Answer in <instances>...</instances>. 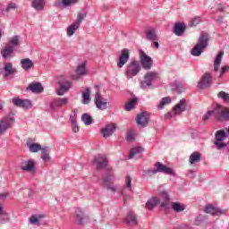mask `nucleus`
<instances>
[{
    "instance_id": "f257e3e1",
    "label": "nucleus",
    "mask_w": 229,
    "mask_h": 229,
    "mask_svg": "<svg viewBox=\"0 0 229 229\" xmlns=\"http://www.w3.org/2000/svg\"><path fill=\"white\" fill-rule=\"evenodd\" d=\"M210 117H214L218 121H229V108L224 107L221 105H216L213 110L208 111L204 114L203 121H208Z\"/></svg>"
},
{
    "instance_id": "f03ea898",
    "label": "nucleus",
    "mask_w": 229,
    "mask_h": 229,
    "mask_svg": "<svg viewBox=\"0 0 229 229\" xmlns=\"http://www.w3.org/2000/svg\"><path fill=\"white\" fill-rule=\"evenodd\" d=\"M142 173L145 178H149L155 174H158V173H163V174H169V176H176V173H174V170L167 167L160 162H157L155 164V168H148L143 170Z\"/></svg>"
},
{
    "instance_id": "7ed1b4c3",
    "label": "nucleus",
    "mask_w": 229,
    "mask_h": 229,
    "mask_svg": "<svg viewBox=\"0 0 229 229\" xmlns=\"http://www.w3.org/2000/svg\"><path fill=\"white\" fill-rule=\"evenodd\" d=\"M208 46V34L202 33L198 40L197 45L191 49V55L192 56H201L204 49Z\"/></svg>"
},
{
    "instance_id": "20e7f679",
    "label": "nucleus",
    "mask_w": 229,
    "mask_h": 229,
    "mask_svg": "<svg viewBox=\"0 0 229 229\" xmlns=\"http://www.w3.org/2000/svg\"><path fill=\"white\" fill-rule=\"evenodd\" d=\"M140 72V63L137 60L131 61L125 67L124 74L127 80L135 78Z\"/></svg>"
},
{
    "instance_id": "39448f33",
    "label": "nucleus",
    "mask_w": 229,
    "mask_h": 229,
    "mask_svg": "<svg viewBox=\"0 0 229 229\" xmlns=\"http://www.w3.org/2000/svg\"><path fill=\"white\" fill-rule=\"evenodd\" d=\"M115 180L116 178L114 170H108L103 177L104 187L108 191H111V192H117V187L114 185Z\"/></svg>"
},
{
    "instance_id": "423d86ee",
    "label": "nucleus",
    "mask_w": 229,
    "mask_h": 229,
    "mask_svg": "<svg viewBox=\"0 0 229 229\" xmlns=\"http://www.w3.org/2000/svg\"><path fill=\"white\" fill-rule=\"evenodd\" d=\"M226 139H228V134L226 133V131H225V130L216 131L215 133V140H214L215 148L218 150L225 149V148L228 146V144L225 142Z\"/></svg>"
},
{
    "instance_id": "0eeeda50",
    "label": "nucleus",
    "mask_w": 229,
    "mask_h": 229,
    "mask_svg": "<svg viewBox=\"0 0 229 229\" xmlns=\"http://www.w3.org/2000/svg\"><path fill=\"white\" fill-rule=\"evenodd\" d=\"M187 110V101L185 99L180 100L172 109V111L165 115V119H171L174 115H182Z\"/></svg>"
},
{
    "instance_id": "6e6552de",
    "label": "nucleus",
    "mask_w": 229,
    "mask_h": 229,
    "mask_svg": "<svg viewBox=\"0 0 229 229\" xmlns=\"http://www.w3.org/2000/svg\"><path fill=\"white\" fill-rule=\"evenodd\" d=\"M159 75L157 72H148L144 76V81L140 82V89L143 90H146L149 89L153 85V81H156V80H158Z\"/></svg>"
},
{
    "instance_id": "1a4fd4ad",
    "label": "nucleus",
    "mask_w": 229,
    "mask_h": 229,
    "mask_svg": "<svg viewBox=\"0 0 229 229\" xmlns=\"http://www.w3.org/2000/svg\"><path fill=\"white\" fill-rule=\"evenodd\" d=\"M89 72V63H87V61L81 62L77 64L75 68V75L72 76V80L78 81L80 78L88 76Z\"/></svg>"
},
{
    "instance_id": "9d476101",
    "label": "nucleus",
    "mask_w": 229,
    "mask_h": 229,
    "mask_svg": "<svg viewBox=\"0 0 229 229\" xmlns=\"http://www.w3.org/2000/svg\"><path fill=\"white\" fill-rule=\"evenodd\" d=\"M95 106L98 110H107V108H110V100L103 98V96L100 95L99 91L98 90L95 95Z\"/></svg>"
},
{
    "instance_id": "9b49d317",
    "label": "nucleus",
    "mask_w": 229,
    "mask_h": 229,
    "mask_svg": "<svg viewBox=\"0 0 229 229\" xmlns=\"http://www.w3.org/2000/svg\"><path fill=\"white\" fill-rule=\"evenodd\" d=\"M15 123V117L13 115H8L0 120V135H4Z\"/></svg>"
},
{
    "instance_id": "f8f14e48",
    "label": "nucleus",
    "mask_w": 229,
    "mask_h": 229,
    "mask_svg": "<svg viewBox=\"0 0 229 229\" xmlns=\"http://www.w3.org/2000/svg\"><path fill=\"white\" fill-rule=\"evenodd\" d=\"M139 53L141 67L145 69V71H150L151 67H153V58L147 55L146 52L143 50H140Z\"/></svg>"
},
{
    "instance_id": "ddd939ff",
    "label": "nucleus",
    "mask_w": 229,
    "mask_h": 229,
    "mask_svg": "<svg viewBox=\"0 0 229 229\" xmlns=\"http://www.w3.org/2000/svg\"><path fill=\"white\" fill-rule=\"evenodd\" d=\"M131 192V178L129 175H127L125 177L124 185L123 186L122 190L120 191V194H121V196H123L124 203H126V201H128V199H130Z\"/></svg>"
},
{
    "instance_id": "4468645a",
    "label": "nucleus",
    "mask_w": 229,
    "mask_h": 229,
    "mask_svg": "<svg viewBox=\"0 0 229 229\" xmlns=\"http://www.w3.org/2000/svg\"><path fill=\"white\" fill-rule=\"evenodd\" d=\"M204 212L206 214H210L211 216H225V214H226L225 209H223L221 208H216L212 204L206 205Z\"/></svg>"
},
{
    "instance_id": "2eb2a0df",
    "label": "nucleus",
    "mask_w": 229,
    "mask_h": 229,
    "mask_svg": "<svg viewBox=\"0 0 229 229\" xmlns=\"http://www.w3.org/2000/svg\"><path fill=\"white\" fill-rule=\"evenodd\" d=\"M13 105L18 106V108H23V110H30L32 106L31 100L19 98H13Z\"/></svg>"
},
{
    "instance_id": "dca6fc26",
    "label": "nucleus",
    "mask_w": 229,
    "mask_h": 229,
    "mask_svg": "<svg viewBox=\"0 0 229 229\" xmlns=\"http://www.w3.org/2000/svg\"><path fill=\"white\" fill-rule=\"evenodd\" d=\"M128 60H130V49L123 48L121 51V55L119 57V61L117 62V67L119 69H123L126 64H128Z\"/></svg>"
},
{
    "instance_id": "f3484780",
    "label": "nucleus",
    "mask_w": 229,
    "mask_h": 229,
    "mask_svg": "<svg viewBox=\"0 0 229 229\" xmlns=\"http://www.w3.org/2000/svg\"><path fill=\"white\" fill-rule=\"evenodd\" d=\"M69 103V98H58L54 99L50 104V108L53 112H56L57 108H62V106H65Z\"/></svg>"
},
{
    "instance_id": "a211bd4d",
    "label": "nucleus",
    "mask_w": 229,
    "mask_h": 229,
    "mask_svg": "<svg viewBox=\"0 0 229 229\" xmlns=\"http://www.w3.org/2000/svg\"><path fill=\"white\" fill-rule=\"evenodd\" d=\"M71 89H72V81H65L59 82V89L56 90V94L57 96H64Z\"/></svg>"
},
{
    "instance_id": "6ab92c4d",
    "label": "nucleus",
    "mask_w": 229,
    "mask_h": 229,
    "mask_svg": "<svg viewBox=\"0 0 229 229\" xmlns=\"http://www.w3.org/2000/svg\"><path fill=\"white\" fill-rule=\"evenodd\" d=\"M94 165H96L97 169H103L108 165V160L106 159V156L105 155H98L94 158Z\"/></svg>"
},
{
    "instance_id": "aec40b11",
    "label": "nucleus",
    "mask_w": 229,
    "mask_h": 229,
    "mask_svg": "<svg viewBox=\"0 0 229 229\" xmlns=\"http://www.w3.org/2000/svg\"><path fill=\"white\" fill-rule=\"evenodd\" d=\"M210 83H212V75L208 72L205 73L201 80L198 83L199 89H208L210 87Z\"/></svg>"
},
{
    "instance_id": "412c9836",
    "label": "nucleus",
    "mask_w": 229,
    "mask_h": 229,
    "mask_svg": "<svg viewBox=\"0 0 229 229\" xmlns=\"http://www.w3.org/2000/svg\"><path fill=\"white\" fill-rule=\"evenodd\" d=\"M80 0H56L54 3V6L55 8H59L60 10H64V8H67V6H71V4H76Z\"/></svg>"
},
{
    "instance_id": "4be33fe9",
    "label": "nucleus",
    "mask_w": 229,
    "mask_h": 229,
    "mask_svg": "<svg viewBox=\"0 0 229 229\" xmlns=\"http://www.w3.org/2000/svg\"><path fill=\"white\" fill-rule=\"evenodd\" d=\"M115 123H110L102 128L101 133L104 139H108V137H112V135H114V132L115 131Z\"/></svg>"
},
{
    "instance_id": "5701e85b",
    "label": "nucleus",
    "mask_w": 229,
    "mask_h": 229,
    "mask_svg": "<svg viewBox=\"0 0 229 229\" xmlns=\"http://www.w3.org/2000/svg\"><path fill=\"white\" fill-rule=\"evenodd\" d=\"M13 51L15 48L12 45H6L4 48L1 49L2 57L5 60L13 58Z\"/></svg>"
},
{
    "instance_id": "b1692460",
    "label": "nucleus",
    "mask_w": 229,
    "mask_h": 229,
    "mask_svg": "<svg viewBox=\"0 0 229 229\" xmlns=\"http://www.w3.org/2000/svg\"><path fill=\"white\" fill-rule=\"evenodd\" d=\"M20 65L23 71L28 72L35 67V63L30 58H23L21 59Z\"/></svg>"
},
{
    "instance_id": "393cba45",
    "label": "nucleus",
    "mask_w": 229,
    "mask_h": 229,
    "mask_svg": "<svg viewBox=\"0 0 229 229\" xmlns=\"http://www.w3.org/2000/svg\"><path fill=\"white\" fill-rule=\"evenodd\" d=\"M26 146L30 153H38V151H42V145L39 143H35L31 140H27Z\"/></svg>"
},
{
    "instance_id": "a878e982",
    "label": "nucleus",
    "mask_w": 229,
    "mask_h": 229,
    "mask_svg": "<svg viewBox=\"0 0 229 229\" xmlns=\"http://www.w3.org/2000/svg\"><path fill=\"white\" fill-rule=\"evenodd\" d=\"M3 71L4 77L8 78L12 76V74H15V72H17V68L13 67V64L12 63H5Z\"/></svg>"
},
{
    "instance_id": "bb28decb",
    "label": "nucleus",
    "mask_w": 229,
    "mask_h": 229,
    "mask_svg": "<svg viewBox=\"0 0 229 229\" xmlns=\"http://www.w3.org/2000/svg\"><path fill=\"white\" fill-rule=\"evenodd\" d=\"M136 123L138 124V126H140L141 128H146V126H148V114L147 113H141L140 114H138L137 118H136Z\"/></svg>"
},
{
    "instance_id": "cd10ccee",
    "label": "nucleus",
    "mask_w": 229,
    "mask_h": 229,
    "mask_svg": "<svg viewBox=\"0 0 229 229\" xmlns=\"http://www.w3.org/2000/svg\"><path fill=\"white\" fill-rule=\"evenodd\" d=\"M21 169L27 173H31V171H34L35 169V161L33 159L23 161L21 165Z\"/></svg>"
},
{
    "instance_id": "c85d7f7f",
    "label": "nucleus",
    "mask_w": 229,
    "mask_h": 229,
    "mask_svg": "<svg viewBox=\"0 0 229 229\" xmlns=\"http://www.w3.org/2000/svg\"><path fill=\"white\" fill-rule=\"evenodd\" d=\"M46 3H47V0H32L31 6L36 12H42L46 8Z\"/></svg>"
},
{
    "instance_id": "c756f323",
    "label": "nucleus",
    "mask_w": 229,
    "mask_h": 229,
    "mask_svg": "<svg viewBox=\"0 0 229 229\" xmlns=\"http://www.w3.org/2000/svg\"><path fill=\"white\" fill-rule=\"evenodd\" d=\"M76 114H78V109H74L70 115V121L72 123V130L73 133H78V131H80V126H78L76 122Z\"/></svg>"
},
{
    "instance_id": "7c9ffc66",
    "label": "nucleus",
    "mask_w": 229,
    "mask_h": 229,
    "mask_svg": "<svg viewBox=\"0 0 229 229\" xmlns=\"http://www.w3.org/2000/svg\"><path fill=\"white\" fill-rule=\"evenodd\" d=\"M223 56H225V52H223V51L219 52L216 55V58L214 60V64H213L215 72H219V67H221V62H223Z\"/></svg>"
},
{
    "instance_id": "2f4dec72",
    "label": "nucleus",
    "mask_w": 229,
    "mask_h": 229,
    "mask_svg": "<svg viewBox=\"0 0 229 229\" xmlns=\"http://www.w3.org/2000/svg\"><path fill=\"white\" fill-rule=\"evenodd\" d=\"M159 200L161 203V207L164 208H167V205H169V193L166 191H162L159 193Z\"/></svg>"
},
{
    "instance_id": "473e14b6",
    "label": "nucleus",
    "mask_w": 229,
    "mask_h": 229,
    "mask_svg": "<svg viewBox=\"0 0 229 229\" xmlns=\"http://www.w3.org/2000/svg\"><path fill=\"white\" fill-rule=\"evenodd\" d=\"M125 222L131 226H137V225H139V222L137 221V216H135V213L131 211L127 214Z\"/></svg>"
},
{
    "instance_id": "72a5a7b5",
    "label": "nucleus",
    "mask_w": 229,
    "mask_h": 229,
    "mask_svg": "<svg viewBox=\"0 0 229 229\" xmlns=\"http://www.w3.org/2000/svg\"><path fill=\"white\" fill-rule=\"evenodd\" d=\"M28 89L35 94H40L41 92H44V87H42V84L39 82L30 84Z\"/></svg>"
},
{
    "instance_id": "f704fd0d",
    "label": "nucleus",
    "mask_w": 229,
    "mask_h": 229,
    "mask_svg": "<svg viewBox=\"0 0 229 229\" xmlns=\"http://www.w3.org/2000/svg\"><path fill=\"white\" fill-rule=\"evenodd\" d=\"M158 204H160V199L157 197H152L147 201L146 208H148V210H153Z\"/></svg>"
},
{
    "instance_id": "c9c22d12",
    "label": "nucleus",
    "mask_w": 229,
    "mask_h": 229,
    "mask_svg": "<svg viewBox=\"0 0 229 229\" xmlns=\"http://www.w3.org/2000/svg\"><path fill=\"white\" fill-rule=\"evenodd\" d=\"M174 32L176 37H182L185 32V24L183 23H176L174 27Z\"/></svg>"
},
{
    "instance_id": "e433bc0d",
    "label": "nucleus",
    "mask_w": 229,
    "mask_h": 229,
    "mask_svg": "<svg viewBox=\"0 0 229 229\" xmlns=\"http://www.w3.org/2000/svg\"><path fill=\"white\" fill-rule=\"evenodd\" d=\"M201 161V154L199 152H193L189 157V162L192 165L193 164H198Z\"/></svg>"
},
{
    "instance_id": "4c0bfd02",
    "label": "nucleus",
    "mask_w": 229,
    "mask_h": 229,
    "mask_svg": "<svg viewBox=\"0 0 229 229\" xmlns=\"http://www.w3.org/2000/svg\"><path fill=\"white\" fill-rule=\"evenodd\" d=\"M173 101L171 97H165L163 98L160 101L159 104L157 105L158 110H164L166 105H170V103Z\"/></svg>"
},
{
    "instance_id": "58836bf2",
    "label": "nucleus",
    "mask_w": 229,
    "mask_h": 229,
    "mask_svg": "<svg viewBox=\"0 0 229 229\" xmlns=\"http://www.w3.org/2000/svg\"><path fill=\"white\" fill-rule=\"evenodd\" d=\"M89 103H90V88L82 91V105H89Z\"/></svg>"
},
{
    "instance_id": "ea45409f",
    "label": "nucleus",
    "mask_w": 229,
    "mask_h": 229,
    "mask_svg": "<svg viewBox=\"0 0 229 229\" xmlns=\"http://www.w3.org/2000/svg\"><path fill=\"white\" fill-rule=\"evenodd\" d=\"M41 159L43 162H51V157L49 156V148L47 147H44L43 149H41Z\"/></svg>"
},
{
    "instance_id": "a19ab883",
    "label": "nucleus",
    "mask_w": 229,
    "mask_h": 229,
    "mask_svg": "<svg viewBox=\"0 0 229 229\" xmlns=\"http://www.w3.org/2000/svg\"><path fill=\"white\" fill-rule=\"evenodd\" d=\"M77 30H80V27L78 25H75V23H72L66 29L67 37H72V35H74V33H76Z\"/></svg>"
},
{
    "instance_id": "79ce46f5",
    "label": "nucleus",
    "mask_w": 229,
    "mask_h": 229,
    "mask_svg": "<svg viewBox=\"0 0 229 229\" xmlns=\"http://www.w3.org/2000/svg\"><path fill=\"white\" fill-rule=\"evenodd\" d=\"M146 37L148 40L153 42V40H157V30L155 29H150L146 31Z\"/></svg>"
},
{
    "instance_id": "37998d69",
    "label": "nucleus",
    "mask_w": 229,
    "mask_h": 229,
    "mask_svg": "<svg viewBox=\"0 0 229 229\" xmlns=\"http://www.w3.org/2000/svg\"><path fill=\"white\" fill-rule=\"evenodd\" d=\"M144 151V148L142 147H135L129 153V158L131 159L133 157H137V155L142 153Z\"/></svg>"
},
{
    "instance_id": "c03bdc74",
    "label": "nucleus",
    "mask_w": 229,
    "mask_h": 229,
    "mask_svg": "<svg viewBox=\"0 0 229 229\" xmlns=\"http://www.w3.org/2000/svg\"><path fill=\"white\" fill-rule=\"evenodd\" d=\"M85 17H87V13H83L81 12L78 13L76 20L73 21V24L79 26H81V22L85 21Z\"/></svg>"
},
{
    "instance_id": "a18cd8bd",
    "label": "nucleus",
    "mask_w": 229,
    "mask_h": 229,
    "mask_svg": "<svg viewBox=\"0 0 229 229\" xmlns=\"http://www.w3.org/2000/svg\"><path fill=\"white\" fill-rule=\"evenodd\" d=\"M75 217L76 220L78 221L79 225H81V223H83V219L85 217V216L83 215V210L80 208H78L75 210Z\"/></svg>"
},
{
    "instance_id": "49530a36",
    "label": "nucleus",
    "mask_w": 229,
    "mask_h": 229,
    "mask_svg": "<svg viewBox=\"0 0 229 229\" xmlns=\"http://www.w3.org/2000/svg\"><path fill=\"white\" fill-rule=\"evenodd\" d=\"M81 121L86 126H90V124H92V116L87 113L83 114L81 115Z\"/></svg>"
},
{
    "instance_id": "de8ad7c7",
    "label": "nucleus",
    "mask_w": 229,
    "mask_h": 229,
    "mask_svg": "<svg viewBox=\"0 0 229 229\" xmlns=\"http://www.w3.org/2000/svg\"><path fill=\"white\" fill-rule=\"evenodd\" d=\"M40 219H42V216L40 215H35L30 217L29 223L30 225H40Z\"/></svg>"
},
{
    "instance_id": "09e8293b",
    "label": "nucleus",
    "mask_w": 229,
    "mask_h": 229,
    "mask_svg": "<svg viewBox=\"0 0 229 229\" xmlns=\"http://www.w3.org/2000/svg\"><path fill=\"white\" fill-rule=\"evenodd\" d=\"M172 208L174 212H183V210H185V206L183 204H180V202H173Z\"/></svg>"
},
{
    "instance_id": "8fccbe9b",
    "label": "nucleus",
    "mask_w": 229,
    "mask_h": 229,
    "mask_svg": "<svg viewBox=\"0 0 229 229\" xmlns=\"http://www.w3.org/2000/svg\"><path fill=\"white\" fill-rule=\"evenodd\" d=\"M0 223L4 225L6 223H10V215L8 213H3L0 215Z\"/></svg>"
},
{
    "instance_id": "3c124183",
    "label": "nucleus",
    "mask_w": 229,
    "mask_h": 229,
    "mask_svg": "<svg viewBox=\"0 0 229 229\" xmlns=\"http://www.w3.org/2000/svg\"><path fill=\"white\" fill-rule=\"evenodd\" d=\"M199 22H201V17L196 16L190 20V26H191V28H194V27L198 26V24H199Z\"/></svg>"
},
{
    "instance_id": "603ef678",
    "label": "nucleus",
    "mask_w": 229,
    "mask_h": 229,
    "mask_svg": "<svg viewBox=\"0 0 229 229\" xmlns=\"http://www.w3.org/2000/svg\"><path fill=\"white\" fill-rule=\"evenodd\" d=\"M9 46H12L13 49L19 46V36H13L9 39Z\"/></svg>"
},
{
    "instance_id": "864d4df0",
    "label": "nucleus",
    "mask_w": 229,
    "mask_h": 229,
    "mask_svg": "<svg viewBox=\"0 0 229 229\" xmlns=\"http://www.w3.org/2000/svg\"><path fill=\"white\" fill-rule=\"evenodd\" d=\"M136 103H137V98H132L131 100H130L128 104L125 105V110L127 112H130L133 108V106H135Z\"/></svg>"
},
{
    "instance_id": "5fc2aeb1",
    "label": "nucleus",
    "mask_w": 229,
    "mask_h": 229,
    "mask_svg": "<svg viewBox=\"0 0 229 229\" xmlns=\"http://www.w3.org/2000/svg\"><path fill=\"white\" fill-rule=\"evenodd\" d=\"M217 96L220 99H223V101H225V103H228V101H229V94L228 93H226L225 91H220Z\"/></svg>"
},
{
    "instance_id": "6e6d98bb",
    "label": "nucleus",
    "mask_w": 229,
    "mask_h": 229,
    "mask_svg": "<svg viewBox=\"0 0 229 229\" xmlns=\"http://www.w3.org/2000/svg\"><path fill=\"white\" fill-rule=\"evenodd\" d=\"M229 72V66L228 65L222 66L221 69H220L218 78H223V76H225V74H226V72Z\"/></svg>"
},
{
    "instance_id": "4d7b16f0",
    "label": "nucleus",
    "mask_w": 229,
    "mask_h": 229,
    "mask_svg": "<svg viewBox=\"0 0 229 229\" xmlns=\"http://www.w3.org/2000/svg\"><path fill=\"white\" fill-rule=\"evenodd\" d=\"M11 10H17V4L10 3L4 9H3V12H11Z\"/></svg>"
},
{
    "instance_id": "13d9d810",
    "label": "nucleus",
    "mask_w": 229,
    "mask_h": 229,
    "mask_svg": "<svg viewBox=\"0 0 229 229\" xmlns=\"http://www.w3.org/2000/svg\"><path fill=\"white\" fill-rule=\"evenodd\" d=\"M172 89L175 90V92H182V84L180 82H174Z\"/></svg>"
},
{
    "instance_id": "bf43d9fd",
    "label": "nucleus",
    "mask_w": 229,
    "mask_h": 229,
    "mask_svg": "<svg viewBox=\"0 0 229 229\" xmlns=\"http://www.w3.org/2000/svg\"><path fill=\"white\" fill-rule=\"evenodd\" d=\"M134 139H135V136L133 135V133L128 132V134H127V140L131 141V140H133Z\"/></svg>"
},
{
    "instance_id": "052dcab7",
    "label": "nucleus",
    "mask_w": 229,
    "mask_h": 229,
    "mask_svg": "<svg viewBox=\"0 0 229 229\" xmlns=\"http://www.w3.org/2000/svg\"><path fill=\"white\" fill-rule=\"evenodd\" d=\"M194 170H189L186 175L189 176L190 178H194Z\"/></svg>"
},
{
    "instance_id": "680f3d73",
    "label": "nucleus",
    "mask_w": 229,
    "mask_h": 229,
    "mask_svg": "<svg viewBox=\"0 0 229 229\" xmlns=\"http://www.w3.org/2000/svg\"><path fill=\"white\" fill-rule=\"evenodd\" d=\"M154 46L157 49H158V47H160V45L158 44V42L155 41L154 42Z\"/></svg>"
},
{
    "instance_id": "e2e57ef3",
    "label": "nucleus",
    "mask_w": 229,
    "mask_h": 229,
    "mask_svg": "<svg viewBox=\"0 0 229 229\" xmlns=\"http://www.w3.org/2000/svg\"><path fill=\"white\" fill-rule=\"evenodd\" d=\"M3 214V206L0 205V216Z\"/></svg>"
},
{
    "instance_id": "0e129e2a",
    "label": "nucleus",
    "mask_w": 229,
    "mask_h": 229,
    "mask_svg": "<svg viewBox=\"0 0 229 229\" xmlns=\"http://www.w3.org/2000/svg\"><path fill=\"white\" fill-rule=\"evenodd\" d=\"M3 71L4 70L2 68H0V75L3 74Z\"/></svg>"
},
{
    "instance_id": "69168bd1",
    "label": "nucleus",
    "mask_w": 229,
    "mask_h": 229,
    "mask_svg": "<svg viewBox=\"0 0 229 229\" xmlns=\"http://www.w3.org/2000/svg\"><path fill=\"white\" fill-rule=\"evenodd\" d=\"M3 110V105H0V112Z\"/></svg>"
},
{
    "instance_id": "338daca9",
    "label": "nucleus",
    "mask_w": 229,
    "mask_h": 229,
    "mask_svg": "<svg viewBox=\"0 0 229 229\" xmlns=\"http://www.w3.org/2000/svg\"><path fill=\"white\" fill-rule=\"evenodd\" d=\"M219 11H220V12H223V8H220Z\"/></svg>"
}]
</instances>
